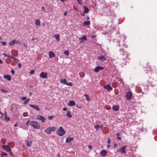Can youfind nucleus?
<instances>
[{"mask_svg": "<svg viewBox=\"0 0 157 157\" xmlns=\"http://www.w3.org/2000/svg\"><path fill=\"white\" fill-rule=\"evenodd\" d=\"M117 136H120V134L119 133H117Z\"/></svg>", "mask_w": 157, "mask_h": 157, "instance_id": "61", "label": "nucleus"}, {"mask_svg": "<svg viewBox=\"0 0 157 157\" xmlns=\"http://www.w3.org/2000/svg\"><path fill=\"white\" fill-rule=\"evenodd\" d=\"M64 54L67 56H68L69 55V51L68 50H67L64 52Z\"/></svg>", "mask_w": 157, "mask_h": 157, "instance_id": "35", "label": "nucleus"}, {"mask_svg": "<svg viewBox=\"0 0 157 157\" xmlns=\"http://www.w3.org/2000/svg\"><path fill=\"white\" fill-rule=\"evenodd\" d=\"M66 85L69 86H72V83L71 82H69V83L67 82V84Z\"/></svg>", "mask_w": 157, "mask_h": 157, "instance_id": "43", "label": "nucleus"}, {"mask_svg": "<svg viewBox=\"0 0 157 157\" xmlns=\"http://www.w3.org/2000/svg\"><path fill=\"white\" fill-rule=\"evenodd\" d=\"M18 66L19 68H21V67L22 65L21 63H19L18 64Z\"/></svg>", "mask_w": 157, "mask_h": 157, "instance_id": "47", "label": "nucleus"}, {"mask_svg": "<svg viewBox=\"0 0 157 157\" xmlns=\"http://www.w3.org/2000/svg\"><path fill=\"white\" fill-rule=\"evenodd\" d=\"M20 43V42L19 41L14 39L10 42L9 45L10 46H12L15 44H18Z\"/></svg>", "mask_w": 157, "mask_h": 157, "instance_id": "6", "label": "nucleus"}, {"mask_svg": "<svg viewBox=\"0 0 157 157\" xmlns=\"http://www.w3.org/2000/svg\"><path fill=\"white\" fill-rule=\"evenodd\" d=\"M55 37L57 40H59V34H56L55 35Z\"/></svg>", "mask_w": 157, "mask_h": 157, "instance_id": "32", "label": "nucleus"}, {"mask_svg": "<svg viewBox=\"0 0 157 157\" xmlns=\"http://www.w3.org/2000/svg\"><path fill=\"white\" fill-rule=\"evenodd\" d=\"M127 145L122 146L121 148L118 150V151L122 153H126V147Z\"/></svg>", "mask_w": 157, "mask_h": 157, "instance_id": "5", "label": "nucleus"}, {"mask_svg": "<svg viewBox=\"0 0 157 157\" xmlns=\"http://www.w3.org/2000/svg\"><path fill=\"white\" fill-rule=\"evenodd\" d=\"M106 151L104 150H103L101 152L100 154L101 156L104 157L106 156Z\"/></svg>", "mask_w": 157, "mask_h": 157, "instance_id": "14", "label": "nucleus"}, {"mask_svg": "<svg viewBox=\"0 0 157 157\" xmlns=\"http://www.w3.org/2000/svg\"><path fill=\"white\" fill-rule=\"evenodd\" d=\"M112 108H113V109L115 111H118L119 109V107L117 105L113 106V107H112Z\"/></svg>", "mask_w": 157, "mask_h": 157, "instance_id": "22", "label": "nucleus"}, {"mask_svg": "<svg viewBox=\"0 0 157 157\" xmlns=\"http://www.w3.org/2000/svg\"><path fill=\"white\" fill-rule=\"evenodd\" d=\"M117 139L119 140H121V137L119 136H117Z\"/></svg>", "mask_w": 157, "mask_h": 157, "instance_id": "51", "label": "nucleus"}, {"mask_svg": "<svg viewBox=\"0 0 157 157\" xmlns=\"http://www.w3.org/2000/svg\"><path fill=\"white\" fill-rule=\"evenodd\" d=\"M2 63V60L0 59V63Z\"/></svg>", "mask_w": 157, "mask_h": 157, "instance_id": "60", "label": "nucleus"}, {"mask_svg": "<svg viewBox=\"0 0 157 157\" xmlns=\"http://www.w3.org/2000/svg\"><path fill=\"white\" fill-rule=\"evenodd\" d=\"M103 88L108 90H113V88L109 84H107Z\"/></svg>", "mask_w": 157, "mask_h": 157, "instance_id": "12", "label": "nucleus"}, {"mask_svg": "<svg viewBox=\"0 0 157 157\" xmlns=\"http://www.w3.org/2000/svg\"><path fill=\"white\" fill-rule=\"evenodd\" d=\"M83 7L85 8L84 13H87L89 11V9L88 8H86L85 6H84Z\"/></svg>", "mask_w": 157, "mask_h": 157, "instance_id": "24", "label": "nucleus"}, {"mask_svg": "<svg viewBox=\"0 0 157 157\" xmlns=\"http://www.w3.org/2000/svg\"><path fill=\"white\" fill-rule=\"evenodd\" d=\"M1 141L3 144H4L6 142V140L4 138H2L1 139Z\"/></svg>", "mask_w": 157, "mask_h": 157, "instance_id": "34", "label": "nucleus"}, {"mask_svg": "<svg viewBox=\"0 0 157 157\" xmlns=\"http://www.w3.org/2000/svg\"><path fill=\"white\" fill-rule=\"evenodd\" d=\"M73 140V138L70 137H67L66 139V142L69 143L70 141H72Z\"/></svg>", "mask_w": 157, "mask_h": 157, "instance_id": "23", "label": "nucleus"}, {"mask_svg": "<svg viewBox=\"0 0 157 157\" xmlns=\"http://www.w3.org/2000/svg\"><path fill=\"white\" fill-rule=\"evenodd\" d=\"M132 94L130 91H128L125 94V97L128 100H130L132 98Z\"/></svg>", "mask_w": 157, "mask_h": 157, "instance_id": "4", "label": "nucleus"}, {"mask_svg": "<svg viewBox=\"0 0 157 157\" xmlns=\"http://www.w3.org/2000/svg\"><path fill=\"white\" fill-rule=\"evenodd\" d=\"M75 102L73 101H70L69 103L68 104V105L70 106L75 105Z\"/></svg>", "mask_w": 157, "mask_h": 157, "instance_id": "16", "label": "nucleus"}, {"mask_svg": "<svg viewBox=\"0 0 157 157\" xmlns=\"http://www.w3.org/2000/svg\"><path fill=\"white\" fill-rule=\"evenodd\" d=\"M30 106L38 111H39L40 110V108L37 105H30Z\"/></svg>", "mask_w": 157, "mask_h": 157, "instance_id": "13", "label": "nucleus"}, {"mask_svg": "<svg viewBox=\"0 0 157 157\" xmlns=\"http://www.w3.org/2000/svg\"><path fill=\"white\" fill-rule=\"evenodd\" d=\"M3 55L4 56H5L6 57H10H10H11V56H10V55H7V54H6L5 53H3Z\"/></svg>", "mask_w": 157, "mask_h": 157, "instance_id": "38", "label": "nucleus"}, {"mask_svg": "<svg viewBox=\"0 0 157 157\" xmlns=\"http://www.w3.org/2000/svg\"><path fill=\"white\" fill-rule=\"evenodd\" d=\"M99 125L98 124H96V125L94 126V128L96 129L97 130L99 128Z\"/></svg>", "mask_w": 157, "mask_h": 157, "instance_id": "36", "label": "nucleus"}, {"mask_svg": "<svg viewBox=\"0 0 157 157\" xmlns=\"http://www.w3.org/2000/svg\"><path fill=\"white\" fill-rule=\"evenodd\" d=\"M110 143H111L110 140V139L109 138L108 139L107 143L109 144H110Z\"/></svg>", "mask_w": 157, "mask_h": 157, "instance_id": "45", "label": "nucleus"}, {"mask_svg": "<svg viewBox=\"0 0 157 157\" xmlns=\"http://www.w3.org/2000/svg\"><path fill=\"white\" fill-rule=\"evenodd\" d=\"M1 91L3 93H7V91L5 90L4 89H1Z\"/></svg>", "mask_w": 157, "mask_h": 157, "instance_id": "39", "label": "nucleus"}, {"mask_svg": "<svg viewBox=\"0 0 157 157\" xmlns=\"http://www.w3.org/2000/svg\"><path fill=\"white\" fill-rule=\"evenodd\" d=\"M104 68L102 66H98L96 67H95L94 71L95 72H98L100 70H101L104 69Z\"/></svg>", "mask_w": 157, "mask_h": 157, "instance_id": "7", "label": "nucleus"}, {"mask_svg": "<svg viewBox=\"0 0 157 157\" xmlns=\"http://www.w3.org/2000/svg\"><path fill=\"white\" fill-rule=\"evenodd\" d=\"M66 133V131L64 130L63 127L60 126L58 130L57 131V134L60 136H62L64 135Z\"/></svg>", "mask_w": 157, "mask_h": 157, "instance_id": "1", "label": "nucleus"}, {"mask_svg": "<svg viewBox=\"0 0 157 157\" xmlns=\"http://www.w3.org/2000/svg\"><path fill=\"white\" fill-rule=\"evenodd\" d=\"M23 116L24 117H25L27 116H28V113L27 112H25L24 113H23Z\"/></svg>", "mask_w": 157, "mask_h": 157, "instance_id": "37", "label": "nucleus"}, {"mask_svg": "<svg viewBox=\"0 0 157 157\" xmlns=\"http://www.w3.org/2000/svg\"><path fill=\"white\" fill-rule=\"evenodd\" d=\"M96 37V36L95 35H94L93 36H92V38H95Z\"/></svg>", "mask_w": 157, "mask_h": 157, "instance_id": "53", "label": "nucleus"}, {"mask_svg": "<svg viewBox=\"0 0 157 157\" xmlns=\"http://www.w3.org/2000/svg\"><path fill=\"white\" fill-rule=\"evenodd\" d=\"M3 115L5 117L4 119H6V120L7 121H10V119H9V117H7L6 114V113H5V114H4Z\"/></svg>", "mask_w": 157, "mask_h": 157, "instance_id": "28", "label": "nucleus"}, {"mask_svg": "<svg viewBox=\"0 0 157 157\" xmlns=\"http://www.w3.org/2000/svg\"><path fill=\"white\" fill-rule=\"evenodd\" d=\"M84 96L86 97V99L87 101H90V98L87 94H84Z\"/></svg>", "mask_w": 157, "mask_h": 157, "instance_id": "27", "label": "nucleus"}, {"mask_svg": "<svg viewBox=\"0 0 157 157\" xmlns=\"http://www.w3.org/2000/svg\"><path fill=\"white\" fill-rule=\"evenodd\" d=\"M67 11H65V12H64V13H63V15H64V16H66V15H67Z\"/></svg>", "mask_w": 157, "mask_h": 157, "instance_id": "54", "label": "nucleus"}, {"mask_svg": "<svg viewBox=\"0 0 157 157\" xmlns=\"http://www.w3.org/2000/svg\"><path fill=\"white\" fill-rule=\"evenodd\" d=\"M1 43L4 46H5L6 44V43L5 42L2 41Z\"/></svg>", "mask_w": 157, "mask_h": 157, "instance_id": "42", "label": "nucleus"}, {"mask_svg": "<svg viewBox=\"0 0 157 157\" xmlns=\"http://www.w3.org/2000/svg\"><path fill=\"white\" fill-rule=\"evenodd\" d=\"M29 120H28V121H27V122L26 123V125H27L28 124H29Z\"/></svg>", "mask_w": 157, "mask_h": 157, "instance_id": "55", "label": "nucleus"}, {"mask_svg": "<svg viewBox=\"0 0 157 157\" xmlns=\"http://www.w3.org/2000/svg\"><path fill=\"white\" fill-rule=\"evenodd\" d=\"M67 108L66 107H64L63 109V110L64 111H66L67 110Z\"/></svg>", "mask_w": 157, "mask_h": 157, "instance_id": "50", "label": "nucleus"}, {"mask_svg": "<svg viewBox=\"0 0 157 157\" xmlns=\"http://www.w3.org/2000/svg\"><path fill=\"white\" fill-rule=\"evenodd\" d=\"M23 45H24V46L25 47H27V46L25 45V43L23 44Z\"/></svg>", "mask_w": 157, "mask_h": 157, "instance_id": "59", "label": "nucleus"}, {"mask_svg": "<svg viewBox=\"0 0 157 157\" xmlns=\"http://www.w3.org/2000/svg\"><path fill=\"white\" fill-rule=\"evenodd\" d=\"M103 127V125H99V128H101Z\"/></svg>", "mask_w": 157, "mask_h": 157, "instance_id": "57", "label": "nucleus"}, {"mask_svg": "<svg viewBox=\"0 0 157 157\" xmlns=\"http://www.w3.org/2000/svg\"><path fill=\"white\" fill-rule=\"evenodd\" d=\"M87 39L86 37L85 36H83L82 37H81L80 38V40H86Z\"/></svg>", "mask_w": 157, "mask_h": 157, "instance_id": "25", "label": "nucleus"}, {"mask_svg": "<svg viewBox=\"0 0 157 157\" xmlns=\"http://www.w3.org/2000/svg\"><path fill=\"white\" fill-rule=\"evenodd\" d=\"M41 9L43 10L44 11H45V8L44 7H42L41 8Z\"/></svg>", "mask_w": 157, "mask_h": 157, "instance_id": "56", "label": "nucleus"}, {"mask_svg": "<svg viewBox=\"0 0 157 157\" xmlns=\"http://www.w3.org/2000/svg\"><path fill=\"white\" fill-rule=\"evenodd\" d=\"M83 0H77V3L80 5H82L83 4L82 2Z\"/></svg>", "mask_w": 157, "mask_h": 157, "instance_id": "31", "label": "nucleus"}, {"mask_svg": "<svg viewBox=\"0 0 157 157\" xmlns=\"http://www.w3.org/2000/svg\"><path fill=\"white\" fill-rule=\"evenodd\" d=\"M32 145V143L31 141H27L26 145L27 147H29L31 146Z\"/></svg>", "mask_w": 157, "mask_h": 157, "instance_id": "26", "label": "nucleus"}, {"mask_svg": "<svg viewBox=\"0 0 157 157\" xmlns=\"http://www.w3.org/2000/svg\"><path fill=\"white\" fill-rule=\"evenodd\" d=\"M35 24L36 25L39 26L40 25V21L39 19H36L35 21Z\"/></svg>", "mask_w": 157, "mask_h": 157, "instance_id": "19", "label": "nucleus"}, {"mask_svg": "<svg viewBox=\"0 0 157 157\" xmlns=\"http://www.w3.org/2000/svg\"><path fill=\"white\" fill-rule=\"evenodd\" d=\"M98 59L102 61H105L106 60L105 57L101 56H99L98 58Z\"/></svg>", "mask_w": 157, "mask_h": 157, "instance_id": "15", "label": "nucleus"}, {"mask_svg": "<svg viewBox=\"0 0 157 157\" xmlns=\"http://www.w3.org/2000/svg\"><path fill=\"white\" fill-rule=\"evenodd\" d=\"M73 8L76 11H77L78 10V9L76 7V6H73Z\"/></svg>", "mask_w": 157, "mask_h": 157, "instance_id": "49", "label": "nucleus"}, {"mask_svg": "<svg viewBox=\"0 0 157 157\" xmlns=\"http://www.w3.org/2000/svg\"><path fill=\"white\" fill-rule=\"evenodd\" d=\"M60 1L62 2H63L65 0H60Z\"/></svg>", "mask_w": 157, "mask_h": 157, "instance_id": "64", "label": "nucleus"}, {"mask_svg": "<svg viewBox=\"0 0 157 157\" xmlns=\"http://www.w3.org/2000/svg\"><path fill=\"white\" fill-rule=\"evenodd\" d=\"M90 19V18L89 17H87V20H89Z\"/></svg>", "mask_w": 157, "mask_h": 157, "instance_id": "63", "label": "nucleus"}, {"mask_svg": "<svg viewBox=\"0 0 157 157\" xmlns=\"http://www.w3.org/2000/svg\"><path fill=\"white\" fill-rule=\"evenodd\" d=\"M107 147H108V148H109L110 147V144H108L107 145Z\"/></svg>", "mask_w": 157, "mask_h": 157, "instance_id": "58", "label": "nucleus"}, {"mask_svg": "<svg viewBox=\"0 0 157 157\" xmlns=\"http://www.w3.org/2000/svg\"><path fill=\"white\" fill-rule=\"evenodd\" d=\"M4 78L6 79L7 80L9 81H10L11 79V77L10 75H4Z\"/></svg>", "mask_w": 157, "mask_h": 157, "instance_id": "17", "label": "nucleus"}, {"mask_svg": "<svg viewBox=\"0 0 157 157\" xmlns=\"http://www.w3.org/2000/svg\"><path fill=\"white\" fill-rule=\"evenodd\" d=\"M21 99L23 101L26 100L24 102V104H27L29 101L30 100V98H28L27 99V98L26 97H22V98H21Z\"/></svg>", "mask_w": 157, "mask_h": 157, "instance_id": "10", "label": "nucleus"}, {"mask_svg": "<svg viewBox=\"0 0 157 157\" xmlns=\"http://www.w3.org/2000/svg\"><path fill=\"white\" fill-rule=\"evenodd\" d=\"M36 119L41 121L43 123L45 122V118L42 116L38 115L37 116Z\"/></svg>", "mask_w": 157, "mask_h": 157, "instance_id": "9", "label": "nucleus"}, {"mask_svg": "<svg viewBox=\"0 0 157 157\" xmlns=\"http://www.w3.org/2000/svg\"><path fill=\"white\" fill-rule=\"evenodd\" d=\"M66 115L68 118H71L72 117V115L71 114V112L69 111H67Z\"/></svg>", "mask_w": 157, "mask_h": 157, "instance_id": "20", "label": "nucleus"}, {"mask_svg": "<svg viewBox=\"0 0 157 157\" xmlns=\"http://www.w3.org/2000/svg\"><path fill=\"white\" fill-rule=\"evenodd\" d=\"M9 145L12 148L14 146V143L13 142H11L9 144Z\"/></svg>", "mask_w": 157, "mask_h": 157, "instance_id": "33", "label": "nucleus"}, {"mask_svg": "<svg viewBox=\"0 0 157 157\" xmlns=\"http://www.w3.org/2000/svg\"><path fill=\"white\" fill-rule=\"evenodd\" d=\"M48 54L49 57L50 58L54 57L55 56V54L52 52H49Z\"/></svg>", "mask_w": 157, "mask_h": 157, "instance_id": "18", "label": "nucleus"}, {"mask_svg": "<svg viewBox=\"0 0 157 157\" xmlns=\"http://www.w3.org/2000/svg\"><path fill=\"white\" fill-rule=\"evenodd\" d=\"M10 58H11L12 59H14L15 60H16L18 62H19V60L17 59V58H14V57H13V56H11V57H10Z\"/></svg>", "mask_w": 157, "mask_h": 157, "instance_id": "41", "label": "nucleus"}, {"mask_svg": "<svg viewBox=\"0 0 157 157\" xmlns=\"http://www.w3.org/2000/svg\"><path fill=\"white\" fill-rule=\"evenodd\" d=\"M30 124L32 127L35 129H39L40 127V124L37 122L35 121L30 122Z\"/></svg>", "mask_w": 157, "mask_h": 157, "instance_id": "2", "label": "nucleus"}, {"mask_svg": "<svg viewBox=\"0 0 157 157\" xmlns=\"http://www.w3.org/2000/svg\"><path fill=\"white\" fill-rule=\"evenodd\" d=\"M90 24V21H86L84 23V25H89Z\"/></svg>", "mask_w": 157, "mask_h": 157, "instance_id": "30", "label": "nucleus"}, {"mask_svg": "<svg viewBox=\"0 0 157 157\" xmlns=\"http://www.w3.org/2000/svg\"><path fill=\"white\" fill-rule=\"evenodd\" d=\"M1 155H5L6 156H7V154L6 153H4L3 152H2V153L1 154Z\"/></svg>", "mask_w": 157, "mask_h": 157, "instance_id": "46", "label": "nucleus"}, {"mask_svg": "<svg viewBox=\"0 0 157 157\" xmlns=\"http://www.w3.org/2000/svg\"><path fill=\"white\" fill-rule=\"evenodd\" d=\"M34 71L33 70H31L30 72H29V74L31 75H32V74H33L34 73Z\"/></svg>", "mask_w": 157, "mask_h": 157, "instance_id": "40", "label": "nucleus"}, {"mask_svg": "<svg viewBox=\"0 0 157 157\" xmlns=\"http://www.w3.org/2000/svg\"><path fill=\"white\" fill-rule=\"evenodd\" d=\"M60 82L66 85L67 83V81L65 79H61L60 80Z\"/></svg>", "mask_w": 157, "mask_h": 157, "instance_id": "21", "label": "nucleus"}, {"mask_svg": "<svg viewBox=\"0 0 157 157\" xmlns=\"http://www.w3.org/2000/svg\"><path fill=\"white\" fill-rule=\"evenodd\" d=\"M17 125L16 124H15L14 125V127H17Z\"/></svg>", "mask_w": 157, "mask_h": 157, "instance_id": "62", "label": "nucleus"}, {"mask_svg": "<svg viewBox=\"0 0 157 157\" xmlns=\"http://www.w3.org/2000/svg\"><path fill=\"white\" fill-rule=\"evenodd\" d=\"M2 147L4 149L8 152H10L11 151V150L9 147L7 145H3L2 146Z\"/></svg>", "mask_w": 157, "mask_h": 157, "instance_id": "11", "label": "nucleus"}, {"mask_svg": "<svg viewBox=\"0 0 157 157\" xmlns=\"http://www.w3.org/2000/svg\"><path fill=\"white\" fill-rule=\"evenodd\" d=\"M53 118V117L52 116H49L48 117V119L49 120H52Z\"/></svg>", "mask_w": 157, "mask_h": 157, "instance_id": "44", "label": "nucleus"}, {"mask_svg": "<svg viewBox=\"0 0 157 157\" xmlns=\"http://www.w3.org/2000/svg\"><path fill=\"white\" fill-rule=\"evenodd\" d=\"M80 76L81 78H83L85 76L84 73L82 72H80L79 73Z\"/></svg>", "mask_w": 157, "mask_h": 157, "instance_id": "29", "label": "nucleus"}, {"mask_svg": "<svg viewBox=\"0 0 157 157\" xmlns=\"http://www.w3.org/2000/svg\"><path fill=\"white\" fill-rule=\"evenodd\" d=\"M56 127L55 126L48 127L44 130L45 132L47 134H50L53 131L56 130Z\"/></svg>", "mask_w": 157, "mask_h": 157, "instance_id": "3", "label": "nucleus"}, {"mask_svg": "<svg viewBox=\"0 0 157 157\" xmlns=\"http://www.w3.org/2000/svg\"><path fill=\"white\" fill-rule=\"evenodd\" d=\"M40 76L41 78H46L47 77V73L42 72L40 74Z\"/></svg>", "mask_w": 157, "mask_h": 157, "instance_id": "8", "label": "nucleus"}, {"mask_svg": "<svg viewBox=\"0 0 157 157\" xmlns=\"http://www.w3.org/2000/svg\"><path fill=\"white\" fill-rule=\"evenodd\" d=\"M11 73L13 75H14V74L15 72L13 70H11Z\"/></svg>", "mask_w": 157, "mask_h": 157, "instance_id": "48", "label": "nucleus"}, {"mask_svg": "<svg viewBox=\"0 0 157 157\" xmlns=\"http://www.w3.org/2000/svg\"><path fill=\"white\" fill-rule=\"evenodd\" d=\"M88 148L90 150H91L92 149V147L90 145L88 146Z\"/></svg>", "mask_w": 157, "mask_h": 157, "instance_id": "52", "label": "nucleus"}]
</instances>
